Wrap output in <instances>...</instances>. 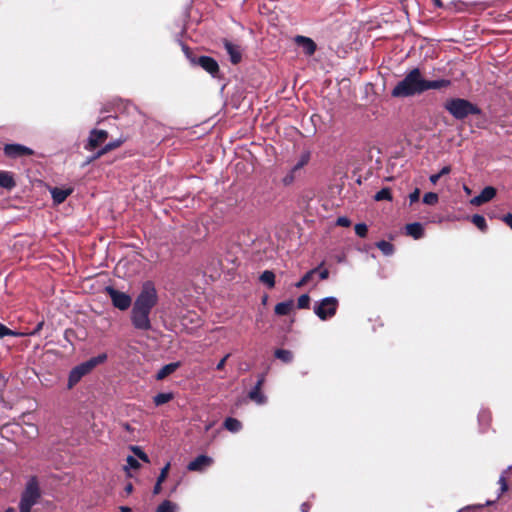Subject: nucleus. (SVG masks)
<instances>
[{"instance_id": "1", "label": "nucleus", "mask_w": 512, "mask_h": 512, "mask_svg": "<svg viewBox=\"0 0 512 512\" xmlns=\"http://www.w3.org/2000/svg\"><path fill=\"white\" fill-rule=\"evenodd\" d=\"M425 78L419 68L408 71L391 91L394 98H408L421 95L425 92Z\"/></svg>"}, {"instance_id": "2", "label": "nucleus", "mask_w": 512, "mask_h": 512, "mask_svg": "<svg viewBox=\"0 0 512 512\" xmlns=\"http://www.w3.org/2000/svg\"><path fill=\"white\" fill-rule=\"evenodd\" d=\"M444 108L456 120H464L470 115H480L482 112L476 104L464 98H450L444 103Z\"/></svg>"}, {"instance_id": "3", "label": "nucleus", "mask_w": 512, "mask_h": 512, "mask_svg": "<svg viewBox=\"0 0 512 512\" xmlns=\"http://www.w3.org/2000/svg\"><path fill=\"white\" fill-rule=\"evenodd\" d=\"M159 300L155 283L147 280L141 283L135 296L134 303L142 308L152 311Z\"/></svg>"}, {"instance_id": "4", "label": "nucleus", "mask_w": 512, "mask_h": 512, "mask_svg": "<svg viewBox=\"0 0 512 512\" xmlns=\"http://www.w3.org/2000/svg\"><path fill=\"white\" fill-rule=\"evenodd\" d=\"M106 358V354H101L74 367L69 374L68 388H72L76 385L83 376L91 372L97 365L103 363Z\"/></svg>"}, {"instance_id": "5", "label": "nucleus", "mask_w": 512, "mask_h": 512, "mask_svg": "<svg viewBox=\"0 0 512 512\" xmlns=\"http://www.w3.org/2000/svg\"><path fill=\"white\" fill-rule=\"evenodd\" d=\"M150 313V310L133 304V308L130 311V322L135 329L148 331L151 329Z\"/></svg>"}, {"instance_id": "6", "label": "nucleus", "mask_w": 512, "mask_h": 512, "mask_svg": "<svg viewBox=\"0 0 512 512\" xmlns=\"http://www.w3.org/2000/svg\"><path fill=\"white\" fill-rule=\"evenodd\" d=\"M338 300L335 297H326L314 304V313L321 319L327 320L332 318L337 311Z\"/></svg>"}, {"instance_id": "7", "label": "nucleus", "mask_w": 512, "mask_h": 512, "mask_svg": "<svg viewBox=\"0 0 512 512\" xmlns=\"http://www.w3.org/2000/svg\"><path fill=\"white\" fill-rule=\"evenodd\" d=\"M39 496L38 484L35 479H31L22 494L20 503L33 506L37 502Z\"/></svg>"}, {"instance_id": "8", "label": "nucleus", "mask_w": 512, "mask_h": 512, "mask_svg": "<svg viewBox=\"0 0 512 512\" xmlns=\"http://www.w3.org/2000/svg\"><path fill=\"white\" fill-rule=\"evenodd\" d=\"M196 66H200L203 70L209 73L212 77L217 78L220 74L218 62L210 56H199Z\"/></svg>"}, {"instance_id": "9", "label": "nucleus", "mask_w": 512, "mask_h": 512, "mask_svg": "<svg viewBox=\"0 0 512 512\" xmlns=\"http://www.w3.org/2000/svg\"><path fill=\"white\" fill-rule=\"evenodd\" d=\"M108 137V133L105 130L94 129L90 132L87 144L85 145L86 150H93L103 144Z\"/></svg>"}, {"instance_id": "10", "label": "nucleus", "mask_w": 512, "mask_h": 512, "mask_svg": "<svg viewBox=\"0 0 512 512\" xmlns=\"http://www.w3.org/2000/svg\"><path fill=\"white\" fill-rule=\"evenodd\" d=\"M109 296L112 299L113 305L121 310H125L128 308V296L123 293L119 292L116 289L112 287L106 288Z\"/></svg>"}, {"instance_id": "11", "label": "nucleus", "mask_w": 512, "mask_h": 512, "mask_svg": "<svg viewBox=\"0 0 512 512\" xmlns=\"http://www.w3.org/2000/svg\"><path fill=\"white\" fill-rule=\"evenodd\" d=\"M4 153L8 157L16 158L24 155H32L33 150L21 144H7L4 147Z\"/></svg>"}, {"instance_id": "12", "label": "nucleus", "mask_w": 512, "mask_h": 512, "mask_svg": "<svg viewBox=\"0 0 512 512\" xmlns=\"http://www.w3.org/2000/svg\"><path fill=\"white\" fill-rule=\"evenodd\" d=\"M294 42L296 45L303 48V51L307 56H312L317 50L316 43L309 37L297 35L294 38Z\"/></svg>"}, {"instance_id": "13", "label": "nucleus", "mask_w": 512, "mask_h": 512, "mask_svg": "<svg viewBox=\"0 0 512 512\" xmlns=\"http://www.w3.org/2000/svg\"><path fill=\"white\" fill-rule=\"evenodd\" d=\"M223 44H224L225 50L227 51V53L230 57L231 63L234 65L239 64L242 60V51H241L240 47L236 44H233L232 42H230L227 39H224Z\"/></svg>"}, {"instance_id": "14", "label": "nucleus", "mask_w": 512, "mask_h": 512, "mask_svg": "<svg viewBox=\"0 0 512 512\" xmlns=\"http://www.w3.org/2000/svg\"><path fill=\"white\" fill-rule=\"evenodd\" d=\"M212 463L213 459L211 457L206 455H200L188 464L187 469L189 471H203Z\"/></svg>"}, {"instance_id": "15", "label": "nucleus", "mask_w": 512, "mask_h": 512, "mask_svg": "<svg viewBox=\"0 0 512 512\" xmlns=\"http://www.w3.org/2000/svg\"><path fill=\"white\" fill-rule=\"evenodd\" d=\"M496 195V189L492 186H487L485 187L479 195L475 196L472 200H471V203L474 204V205H482L488 201H490L491 199H493Z\"/></svg>"}, {"instance_id": "16", "label": "nucleus", "mask_w": 512, "mask_h": 512, "mask_svg": "<svg viewBox=\"0 0 512 512\" xmlns=\"http://www.w3.org/2000/svg\"><path fill=\"white\" fill-rule=\"evenodd\" d=\"M16 186L13 173L0 170V188L11 191Z\"/></svg>"}, {"instance_id": "17", "label": "nucleus", "mask_w": 512, "mask_h": 512, "mask_svg": "<svg viewBox=\"0 0 512 512\" xmlns=\"http://www.w3.org/2000/svg\"><path fill=\"white\" fill-rule=\"evenodd\" d=\"M180 367V362H173L163 366L156 375L157 380H163L170 374L174 373Z\"/></svg>"}, {"instance_id": "18", "label": "nucleus", "mask_w": 512, "mask_h": 512, "mask_svg": "<svg viewBox=\"0 0 512 512\" xmlns=\"http://www.w3.org/2000/svg\"><path fill=\"white\" fill-rule=\"evenodd\" d=\"M72 193V189H60L53 188L51 189V195L54 203L60 204L66 200V198Z\"/></svg>"}, {"instance_id": "19", "label": "nucleus", "mask_w": 512, "mask_h": 512, "mask_svg": "<svg viewBox=\"0 0 512 512\" xmlns=\"http://www.w3.org/2000/svg\"><path fill=\"white\" fill-rule=\"evenodd\" d=\"M451 85V80L449 79H438V80H426L425 79V92L430 89H441L447 88Z\"/></svg>"}, {"instance_id": "20", "label": "nucleus", "mask_w": 512, "mask_h": 512, "mask_svg": "<svg viewBox=\"0 0 512 512\" xmlns=\"http://www.w3.org/2000/svg\"><path fill=\"white\" fill-rule=\"evenodd\" d=\"M403 233L414 239H419L424 235L423 226H404Z\"/></svg>"}, {"instance_id": "21", "label": "nucleus", "mask_w": 512, "mask_h": 512, "mask_svg": "<svg viewBox=\"0 0 512 512\" xmlns=\"http://www.w3.org/2000/svg\"><path fill=\"white\" fill-rule=\"evenodd\" d=\"M261 384H262V380L258 381L256 387L249 393L250 399L255 401L258 404H263L265 402V397L260 391Z\"/></svg>"}, {"instance_id": "22", "label": "nucleus", "mask_w": 512, "mask_h": 512, "mask_svg": "<svg viewBox=\"0 0 512 512\" xmlns=\"http://www.w3.org/2000/svg\"><path fill=\"white\" fill-rule=\"evenodd\" d=\"M260 281L268 288H273L275 285V274L270 270H265L259 277Z\"/></svg>"}, {"instance_id": "23", "label": "nucleus", "mask_w": 512, "mask_h": 512, "mask_svg": "<svg viewBox=\"0 0 512 512\" xmlns=\"http://www.w3.org/2000/svg\"><path fill=\"white\" fill-rule=\"evenodd\" d=\"M293 307L292 301L281 302L275 306V313L278 315H287Z\"/></svg>"}, {"instance_id": "24", "label": "nucleus", "mask_w": 512, "mask_h": 512, "mask_svg": "<svg viewBox=\"0 0 512 512\" xmlns=\"http://www.w3.org/2000/svg\"><path fill=\"white\" fill-rule=\"evenodd\" d=\"M224 426L227 430L233 433L240 431L242 428L241 422L235 418H227L224 422Z\"/></svg>"}, {"instance_id": "25", "label": "nucleus", "mask_w": 512, "mask_h": 512, "mask_svg": "<svg viewBox=\"0 0 512 512\" xmlns=\"http://www.w3.org/2000/svg\"><path fill=\"white\" fill-rule=\"evenodd\" d=\"M310 152L309 151H305L301 154L299 160L297 161V163L292 167L293 168V172H298L300 171L305 165L308 164V162L310 161Z\"/></svg>"}, {"instance_id": "26", "label": "nucleus", "mask_w": 512, "mask_h": 512, "mask_svg": "<svg viewBox=\"0 0 512 512\" xmlns=\"http://www.w3.org/2000/svg\"><path fill=\"white\" fill-rule=\"evenodd\" d=\"M275 357L284 363H290L293 360V353L285 349H277Z\"/></svg>"}, {"instance_id": "27", "label": "nucleus", "mask_w": 512, "mask_h": 512, "mask_svg": "<svg viewBox=\"0 0 512 512\" xmlns=\"http://www.w3.org/2000/svg\"><path fill=\"white\" fill-rule=\"evenodd\" d=\"M392 198H393L392 191L388 187L382 188L380 191H378L374 195L375 201H383V200L392 201Z\"/></svg>"}, {"instance_id": "28", "label": "nucleus", "mask_w": 512, "mask_h": 512, "mask_svg": "<svg viewBox=\"0 0 512 512\" xmlns=\"http://www.w3.org/2000/svg\"><path fill=\"white\" fill-rule=\"evenodd\" d=\"M182 51L184 52L186 58L189 60L191 65L196 66L197 59L199 56L195 55V53L192 51L190 47H188L186 44L180 42Z\"/></svg>"}, {"instance_id": "29", "label": "nucleus", "mask_w": 512, "mask_h": 512, "mask_svg": "<svg viewBox=\"0 0 512 512\" xmlns=\"http://www.w3.org/2000/svg\"><path fill=\"white\" fill-rule=\"evenodd\" d=\"M130 452H132L142 462L150 463L148 455L139 446H130Z\"/></svg>"}, {"instance_id": "30", "label": "nucleus", "mask_w": 512, "mask_h": 512, "mask_svg": "<svg viewBox=\"0 0 512 512\" xmlns=\"http://www.w3.org/2000/svg\"><path fill=\"white\" fill-rule=\"evenodd\" d=\"M178 511V506L171 502V501H164L162 502L159 506H158V509H157V512H177Z\"/></svg>"}, {"instance_id": "31", "label": "nucleus", "mask_w": 512, "mask_h": 512, "mask_svg": "<svg viewBox=\"0 0 512 512\" xmlns=\"http://www.w3.org/2000/svg\"><path fill=\"white\" fill-rule=\"evenodd\" d=\"M173 398L171 393H159L154 397V402L156 405H162L169 402Z\"/></svg>"}, {"instance_id": "32", "label": "nucleus", "mask_w": 512, "mask_h": 512, "mask_svg": "<svg viewBox=\"0 0 512 512\" xmlns=\"http://www.w3.org/2000/svg\"><path fill=\"white\" fill-rule=\"evenodd\" d=\"M319 268H315V269H312L310 271H308L303 277L302 279L296 283V287L297 288H301L303 287L305 284H307L313 277V275L318 271Z\"/></svg>"}, {"instance_id": "33", "label": "nucleus", "mask_w": 512, "mask_h": 512, "mask_svg": "<svg viewBox=\"0 0 512 512\" xmlns=\"http://www.w3.org/2000/svg\"><path fill=\"white\" fill-rule=\"evenodd\" d=\"M23 335H24V333L15 332L13 330H10L3 324H0V338H2L4 336H23Z\"/></svg>"}, {"instance_id": "34", "label": "nucleus", "mask_w": 512, "mask_h": 512, "mask_svg": "<svg viewBox=\"0 0 512 512\" xmlns=\"http://www.w3.org/2000/svg\"><path fill=\"white\" fill-rule=\"evenodd\" d=\"M423 202L428 205H434L438 202V195L434 192H428L424 195Z\"/></svg>"}, {"instance_id": "35", "label": "nucleus", "mask_w": 512, "mask_h": 512, "mask_svg": "<svg viewBox=\"0 0 512 512\" xmlns=\"http://www.w3.org/2000/svg\"><path fill=\"white\" fill-rule=\"evenodd\" d=\"M377 246L385 255H391L393 252V247L389 242L381 241Z\"/></svg>"}, {"instance_id": "36", "label": "nucleus", "mask_w": 512, "mask_h": 512, "mask_svg": "<svg viewBox=\"0 0 512 512\" xmlns=\"http://www.w3.org/2000/svg\"><path fill=\"white\" fill-rule=\"evenodd\" d=\"M310 303V297L307 294H303L298 298L297 305L299 308H308Z\"/></svg>"}, {"instance_id": "37", "label": "nucleus", "mask_w": 512, "mask_h": 512, "mask_svg": "<svg viewBox=\"0 0 512 512\" xmlns=\"http://www.w3.org/2000/svg\"><path fill=\"white\" fill-rule=\"evenodd\" d=\"M170 469V463H167L160 471V475L158 476V482H164L168 476Z\"/></svg>"}, {"instance_id": "38", "label": "nucleus", "mask_w": 512, "mask_h": 512, "mask_svg": "<svg viewBox=\"0 0 512 512\" xmlns=\"http://www.w3.org/2000/svg\"><path fill=\"white\" fill-rule=\"evenodd\" d=\"M116 146H117L116 143H109V144H107L103 149L99 150L92 159L94 160V159H97V158L101 157L107 151L115 148Z\"/></svg>"}, {"instance_id": "39", "label": "nucleus", "mask_w": 512, "mask_h": 512, "mask_svg": "<svg viewBox=\"0 0 512 512\" xmlns=\"http://www.w3.org/2000/svg\"><path fill=\"white\" fill-rule=\"evenodd\" d=\"M296 173L297 172H293V168H292L291 171L283 178L284 184L285 185L291 184L295 179Z\"/></svg>"}, {"instance_id": "40", "label": "nucleus", "mask_w": 512, "mask_h": 512, "mask_svg": "<svg viewBox=\"0 0 512 512\" xmlns=\"http://www.w3.org/2000/svg\"><path fill=\"white\" fill-rule=\"evenodd\" d=\"M355 232L360 237H365L368 232V226H355Z\"/></svg>"}, {"instance_id": "41", "label": "nucleus", "mask_w": 512, "mask_h": 512, "mask_svg": "<svg viewBox=\"0 0 512 512\" xmlns=\"http://www.w3.org/2000/svg\"><path fill=\"white\" fill-rule=\"evenodd\" d=\"M141 468V463L138 459L130 456V470H138Z\"/></svg>"}, {"instance_id": "42", "label": "nucleus", "mask_w": 512, "mask_h": 512, "mask_svg": "<svg viewBox=\"0 0 512 512\" xmlns=\"http://www.w3.org/2000/svg\"><path fill=\"white\" fill-rule=\"evenodd\" d=\"M419 197H420V190L419 189H415L410 195H409V199H410V202L411 203H414V202H417L419 200Z\"/></svg>"}, {"instance_id": "43", "label": "nucleus", "mask_w": 512, "mask_h": 512, "mask_svg": "<svg viewBox=\"0 0 512 512\" xmlns=\"http://www.w3.org/2000/svg\"><path fill=\"white\" fill-rule=\"evenodd\" d=\"M498 219L505 222L506 224H512V213L502 214Z\"/></svg>"}, {"instance_id": "44", "label": "nucleus", "mask_w": 512, "mask_h": 512, "mask_svg": "<svg viewBox=\"0 0 512 512\" xmlns=\"http://www.w3.org/2000/svg\"><path fill=\"white\" fill-rule=\"evenodd\" d=\"M473 224H485V218L482 215L475 214L472 217Z\"/></svg>"}, {"instance_id": "45", "label": "nucleus", "mask_w": 512, "mask_h": 512, "mask_svg": "<svg viewBox=\"0 0 512 512\" xmlns=\"http://www.w3.org/2000/svg\"><path fill=\"white\" fill-rule=\"evenodd\" d=\"M229 356H230V354H227V355H225V356H224V357L219 361V363H218V364H217V366H216V368H217L218 370H222V369L224 368L225 363H226L227 359L229 358Z\"/></svg>"}, {"instance_id": "46", "label": "nucleus", "mask_w": 512, "mask_h": 512, "mask_svg": "<svg viewBox=\"0 0 512 512\" xmlns=\"http://www.w3.org/2000/svg\"><path fill=\"white\" fill-rule=\"evenodd\" d=\"M451 172V167L450 166H444L439 172H438V175H440V178L444 175H447Z\"/></svg>"}, {"instance_id": "47", "label": "nucleus", "mask_w": 512, "mask_h": 512, "mask_svg": "<svg viewBox=\"0 0 512 512\" xmlns=\"http://www.w3.org/2000/svg\"><path fill=\"white\" fill-rule=\"evenodd\" d=\"M499 483L501 485V491L502 493L505 492L507 490V483H506V479L504 476H501L500 479H499Z\"/></svg>"}, {"instance_id": "48", "label": "nucleus", "mask_w": 512, "mask_h": 512, "mask_svg": "<svg viewBox=\"0 0 512 512\" xmlns=\"http://www.w3.org/2000/svg\"><path fill=\"white\" fill-rule=\"evenodd\" d=\"M163 482H158V480L156 481V484L154 486V489H153V493L156 495V494H159L161 492V485H162Z\"/></svg>"}, {"instance_id": "49", "label": "nucleus", "mask_w": 512, "mask_h": 512, "mask_svg": "<svg viewBox=\"0 0 512 512\" xmlns=\"http://www.w3.org/2000/svg\"><path fill=\"white\" fill-rule=\"evenodd\" d=\"M19 508H20V512H30L32 506L20 503Z\"/></svg>"}, {"instance_id": "50", "label": "nucleus", "mask_w": 512, "mask_h": 512, "mask_svg": "<svg viewBox=\"0 0 512 512\" xmlns=\"http://www.w3.org/2000/svg\"><path fill=\"white\" fill-rule=\"evenodd\" d=\"M335 224H351L346 217H338Z\"/></svg>"}, {"instance_id": "51", "label": "nucleus", "mask_w": 512, "mask_h": 512, "mask_svg": "<svg viewBox=\"0 0 512 512\" xmlns=\"http://www.w3.org/2000/svg\"><path fill=\"white\" fill-rule=\"evenodd\" d=\"M125 266H126V262H125V261H120V262L117 264V266H116V272H117L118 274H120V273H121V270H122V269H124V268H125Z\"/></svg>"}, {"instance_id": "52", "label": "nucleus", "mask_w": 512, "mask_h": 512, "mask_svg": "<svg viewBox=\"0 0 512 512\" xmlns=\"http://www.w3.org/2000/svg\"><path fill=\"white\" fill-rule=\"evenodd\" d=\"M440 179V175L437 174H432L430 177H429V180L432 184H436Z\"/></svg>"}, {"instance_id": "53", "label": "nucleus", "mask_w": 512, "mask_h": 512, "mask_svg": "<svg viewBox=\"0 0 512 512\" xmlns=\"http://www.w3.org/2000/svg\"><path fill=\"white\" fill-rule=\"evenodd\" d=\"M328 276H329V271L327 269H324V270L320 271V273H319V277L322 280L327 279Z\"/></svg>"}, {"instance_id": "54", "label": "nucleus", "mask_w": 512, "mask_h": 512, "mask_svg": "<svg viewBox=\"0 0 512 512\" xmlns=\"http://www.w3.org/2000/svg\"><path fill=\"white\" fill-rule=\"evenodd\" d=\"M28 427L31 429V434L32 436H35L37 435L38 433V430H37V427L33 424H28Z\"/></svg>"}, {"instance_id": "55", "label": "nucleus", "mask_w": 512, "mask_h": 512, "mask_svg": "<svg viewBox=\"0 0 512 512\" xmlns=\"http://www.w3.org/2000/svg\"><path fill=\"white\" fill-rule=\"evenodd\" d=\"M42 326H43V323H42V322H41V323H39V324L37 325V327L35 328V330H34L33 332H31L30 334H31V335L36 334L37 332H39V331H40V329L42 328Z\"/></svg>"}, {"instance_id": "56", "label": "nucleus", "mask_w": 512, "mask_h": 512, "mask_svg": "<svg viewBox=\"0 0 512 512\" xmlns=\"http://www.w3.org/2000/svg\"><path fill=\"white\" fill-rule=\"evenodd\" d=\"M434 2V5L438 8H442L444 5H443V2L441 0H433Z\"/></svg>"}, {"instance_id": "57", "label": "nucleus", "mask_w": 512, "mask_h": 512, "mask_svg": "<svg viewBox=\"0 0 512 512\" xmlns=\"http://www.w3.org/2000/svg\"><path fill=\"white\" fill-rule=\"evenodd\" d=\"M308 510H309V505L307 503H303L301 505V511L302 512H308Z\"/></svg>"}, {"instance_id": "58", "label": "nucleus", "mask_w": 512, "mask_h": 512, "mask_svg": "<svg viewBox=\"0 0 512 512\" xmlns=\"http://www.w3.org/2000/svg\"><path fill=\"white\" fill-rule=\"evenodd\" d=\"M121 511L122 512H128V507H126V506L121 507Z\"/></svg>"}, {"instance_id": "59", "label": "nucleus", "mask_w": 512, "mask_h": 512, "mask_svg": "<svg viewBox=\"0 0 512 512\" xmlns=\"http://www.w3.org/2000/svg\"><path fill=\"white\" fill-rule=\"evenodd\" d=\"M5 512H15L13 508H8Z\"/></svg>"}, {"instance_id": "60", "label": "nucleus", "mask_w": 512, "mask_h": 512, "mask_svg": "<svg viewBox=\"0 0 512 512\" xmlns=\"http://www.w3.org/2000/svg\"><path fill=\"white\" fill-rule=\"evenodd\" d=\"M485 227H486V226H483V225H480V226H479V228H480V229H481V231H483V232H484V228H485Z\"/></svg>"}]
</instances>
